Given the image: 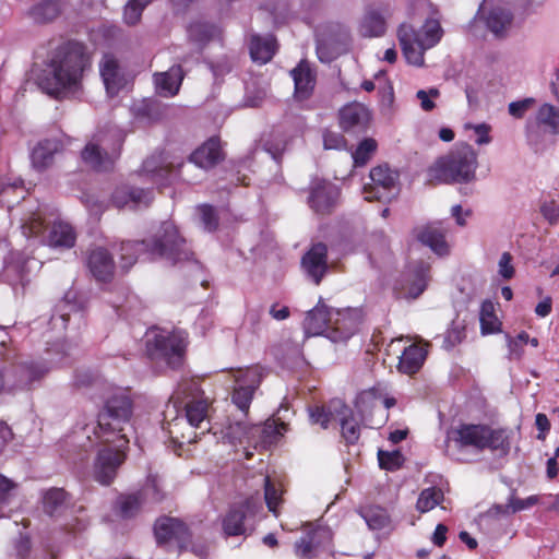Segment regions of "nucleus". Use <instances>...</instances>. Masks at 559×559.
<instances>
[{
  "label": "nucleus",
  "instance_id": "obj_1",
  "mask_svg": "<svg viewBox=\"0 0 559 559\" xmlns=\"http://www.w3.org/2000/svg\"><path fill=\"white\" fill-rule=\"evenodd\" d=\"M131 416L132 402L127 390L108 389L94 429L95 440L102 447L94 464V477L103 485L112 481L118 467L126 459L124 450L129 440L124 427L129 425Z\"/></svg>",
  "mask_w": 559,
  "mask_h": 559
},
{
  "label": "nucleus",
  "instance_id": "obj_2",
  "mask_svg": "<svg viewBox=\"0 0 559 559\" xmlns=\"http://www.w3.org/2000/svg\"><path fill=\"white\" fill-rule=\"evenodd\" d=\"M88 57L83 45L68 43L61 46L37 76L38 86L47 94L60 97L81 90Z\"/></svg>",
  "mask_w": 559,
  "mask_h": 559
},
{
  "label": "nucleus",
  "instance_id": "obj_3",
  "mask_svg": "<svg viewBox=\"0 0 559 559\" xmlns=\"http://www.w3.org/2000/svg\"><path fill=\"white\" fill-rule=\"evenodd\" d=\"M199 393L198 383L194 381L181 382L170 397L165 411V420L168 423L167 430L171 438L180 442H195L197 433L188 435L179 432L188 425L190 428H202L207 420L209 404L205 400L197 399Z\"/></svg>",
  "mask_w": 559,
  "mask_h": 559
},
{
  "label": "nucleus",
  "instance_id": "obj_4",
  "mask_svg": "<svg viewBox=\"0 0 559 559\" xmlns=\"http://www.w3.org/2000/svg\"><path fill=\"white\" fill-rule=\"evenodd\" d=\"M147 253L152 259L157 257L173 262L189 259L190 252L186 248V241L178 234L177 227L171 222H165L154 236L152 245L145 241L122 242L120 246V261L123 269L131 267L140 254Z\"/></svg>",
  "mask_w": 559,
  "mask_h": 559
},
{
  "label": "nucleus",
  "instance_id": "obj_5",
  "mask_svg": "<svg viewBox=\"0 0 559 559\" xmlns=\"http://www.w3.org/2000/svg\"><path fill=\"white\" fill-rule=\"evenodd\" d=\"M443 31L438 20L429 19L419 31H415L408 24H402L399 28V40L406 61L414 66L424 64V53L436 46Z\"/></svg>",
  "mask_w": 559,
  "mask_h": 559
},
{
  "label": "nucleus",
  "instance_id": "obj_6",
  "mask_svg": "<svg viewBox=\"0 0 559 559\" xmlns=\"http://www.w3.org/2000/svg\"><path fill=\"white\" fill-rule=\"evenodd\" d=\"M124 135L118 128L98 131L82 151L83 162L96 170H107L120 154Z\"/></svg>",
  "mask_w": 559,
  "mask_h": 559
},
{
  "label": "nucleus",
  "instance_id": "obj_7",
  "mask_svg": "<svg viewBox=\"0 0 559 559\" xmlns=\"http://www.w3.org/2000/svg\"><path fill=\"white\" fill-rule=\"evenodd\" d=\"M477 154L469 145H463L440 158L430 169L431 177L442 182H468L475 178Z\"/></svg>",
  "mask_w": 559,
  "mask_h": 559
},
{
  "label": "nucleus",
  "instance_id": "obj_8",
  "mask_svg": "<svg viewBox=\"0 0 559 559\" xmlns=\"http://www.w3.org/2000/svg\"><path fill=\"white\" fill-rule=\"evenodd\" d=\"M145 342L151 356L164 357L175 367L180 362L186 348V333L154 328L147 331Z\"/></svg>",
  "mask_w": 559,
  "mask_h": 559
},
{
  "label": "nucleus",
  "instance_id": "obj_9",
  "mask_svg": "<svg viewBox=\"0 0 559 559\" xmlns=\"http://www.w3.org/2000/svg\"><path fill=\"white\" fill-rule=\"evenodd\" d=\"M491 430L481 425H462L447 433V449H485L491 444Z\"/></svg>",
  "mask_w": 559,
  "mask_h": 559
},
{
  "label": "nucleus",
  "instance_id": "obj_10",
  "mask_svg": "<svg viewBox=\"0 0 559 559\" xmlns=\"http://www.w3.org/2000/svg\"><path fill=\"white\" fill-rule=\"evenodd\" d=\"M231 374L236 383L233 402L242 413H247L254 391L264 377V369L260 366H252L246 369L234 370Z\"/></svg>",
  "mask_w": 559,
  "mask_h": 559
},
{
  "label": "nucleus",
  "instance_id": "obj_11",
  "mask_svg": "<svg viewBox=\"0 0 559 559\" xmlns=\"http://www.w3.org/2000/svg\"><path fill=\"white\" fill-rule=\"evenodd\" d=\"M361 320L358 308L332 309L328 338L334 343L346 342L358 331Z\"/></svg>",
  "mask_w": 559,
  "mask_h": 559
},
{
  "label": "nucleus",
  "instance_id": "obj_12",
  "mask_svg": "<svg viewBox=\"0 0 559 559\" xmlns=\"http://www.w3.org/2000/svg\"><path fill=\"white\" fill-rule=\"evenodd\" d=\"M399 174L386 165L374 167L370 171L371 183L365 185L362 193L367 201L389 200L396 193Z\"/></svg>",
  "mask_w": 559,
  "mask_h": 559
},
{
  "label": "nucleus",
  "instance_id": "obj_13",
  "mask_svg": "<svg viewBox=\"0 0 559 559\" xmlns=\"http://www.w3.org/2000/svg\"><path fill=\"white\" fill-rule=\"evenodd\" d=\"M260 510L262 504L253 499L233 506L223 519L224 533L228 536L246 534L250 526V519Z\"/></svg>",
  "mask_w": 559,
  "mask_h": 559
},
{
  "label": "nucleus",
  "instance_id": "obj_14",
  "mask_svg": "<svg viewBox=\"0 0 559 559\" xmlns=\"http://www.w3.org/2000/svg\"><path fill=\"white\" fill-rule=\"evenodd\" d=\"M448 231L449 229L443 222H431L416 227L413 230V236L437 255L444 257L451 250V245L447 240Z\"/></svg>",
  "mask_w": 559,
  "mask_h": 559
},
{
  "label": "nucleus",
  "instance_id": "obj_15",
  "mask_svg": "<svg viewBox=\"0 0 559 559\" xmlns=\"http://www.w3.org/2000/svg\"><path fill=\"white\" fill-rule=\"evenodd\" d=\"M477 17L485 22L495 36H503L510 29L513 20L510 10L496 3V0H484Z\"/></svg>",
  "mask_w": 559,
  "mask_h": 559
},
{
  "label": "nucleus",
  "instance_id": "obj_16",
  "mask_svg": "<svg viewBox=\"0 0 559 559\" xmlns=\"http://www.w3.org/2000/svg\"><path fill=\"white\" fill-rule=\"evenodd\" d=\"M537 129L559 135V107L544 103L537 108L534 117L526 123V135L530 142L533 141Z\"/></svg>",
  "mask_w": 559,
  "mask_h": 559
},
{
  "label": "nucleus",
  "instance_id": "obj_17",
  "mask_svg": "<svg viewBox=\"0 0 559 559\" xmlns=\"http://www.w3.org/2000/svg\"><path fill=\"white\" fill-rule=\"evenodd\" d=\"M99 72L110 97L118 95L128 86L129 79L114 56H104L99 63Z\"/></svg>",
  "mask_w": 559,
  "mask_h": 559
},
{
  "label": "nucleus",
  "instance_id": "obj_18",
  "mask_svg": "<svg viewBox=\"0 0 559 559\" xmlns=\"http://www.w3.org/2000/svg\"><path fill=\"white\" fill-rule=\"evenodd\" d=\"M338 188L324 180L313 185L309 197L310 206L318 213L328 212L338 200Z\"/></svg>",
  "mask_w": 559,
  "mask_h": 559
},
{
  "label": "nucleus",
  "instance_id": "obj_19",
  "mask_svg": "<svg viewBox=\"0 0 559 559\" xmlns=\"http://www.w3.org/2000/svg\"><path fill=\"white\" fill-rule=\"evenodd\" d=\"M223 158V152L219 140L211 138L199 146L191 155L188 164H182L185 168L193 164L202 169H209L217 164Z\"/></svg>",
  "mask_w": 559,
  "mask_h": 559
},
{
  "label": "nucleus",
  "instance_id": "obj_20",
  "mask_svg": "<svg viewBox=\"0 0 559 559\" xmlns=\"http://www.w3.org/2000/svg\"><path fill=\"white\" fill-rule=\"evenodd\" d=\"M87 266L98 282H108L114 276L115 262L112 257L102 247H97L90 252Z\"/></svg>",
  "mask_w": 559,
  "mask_h": 559
},
{
  "label": "nucleus",
  "instance_id": "obj_21",
  "mask_svg": "<svg viewBox=\"0 0 559 559\" xmlns=\"http://www.w3.org/2000/svg\"><path fill=\"white\" fill-rule=\"evenodd\" d=\"M326 247L323 243H317L302 258V267L307 275L319 284L326 272Z\"/></svg>",
  "mask_w": 559,
  "mask_h": 559
},
{
  "label": "nucleus",
  "instance_id": "obj_22",
  "mask_svg": "<svg viewBox=\"0 0 559 559\" xmlns=\"http://www.w3.org/2000/svg\"><path fill=\"white\" fill-rule=\"evenodd\" d=\"M429 281V265L420 262L409 266L405 283L403 284V295L407 298H417L427 287Z\"/></svg>",
  "mask_w": 559,
  "mask_h": 559
},
{
  "label": "nucleus",
  "instance_id": "obj_23",
  "mask_svg": "<svg viewBox=\"0 0 559 559\" xmlns=\"http://www.w3.org/2000/svg\"><path fill=\"white\" fill-rule=\"evenodd\" d=\"M370 118L369 109L359 103L348 104L340 111V123L345 130L365 129Z\"/></svg>",
  "mask_w": 559,
  "mask_h": 559
},
{
  "label": "nucleus",
  "instance_id": "obj_24",
  "mask_svg": "<svg viewBox=\"0 0 559 559\" xmlns=\"http://www.w3.org/2000/svg\"><path fill=\"white\" fill-rule=\"evenodd\" d=\"M154 533L158 544H165L173 539L181 543L187 537V527L177 519L160 518L155 523Z\"/></svg>",
  "mask_w": 559,
  "mask_h": 559
},
{
  "label": "nucleus",
  "instance_id": "obj_25",
  "mask_svg": "<svg viewBox=\"0 0 559 559\" xmlns=\"http://www.w3.org/2000/svg\"><path fill=\"white\" fill-rule=\"evenodd\" d=\"M295 84V97L298 100L307 99L316 84V76L307 61H300L296 68L290 71Z\"/></svg>",
  "mask_w": 559,
  "mask_h": 559
},
{
  "label": "nucleus",
  "instance_id": "obj_26",
  "mask_svg": "<svg viewBox=\"0 0 559 559\" xmlns=\"http://www.w3.org/2000/svg\"><path fill=\"white\" fill-rule=\"evenodd\" d=\"M332 309L323 304H319L307 313L304 321V329L306 335H321L328 337V329H330V314Z\"/></svg>",
  "mask_w": 559,
  "mask_h": 559
},
{
  "label": "nucleus",
  "instance_id": "obj_27",
  "mask_svg": "<svg viewBox=\"0 0 559 559\" xmlns=\"http://www.w3.org/2000/svg\"><path fill=\"white\" fill-rule=\"evenodd\" d=\"M152 192L140 188H118L112 194V202L117 207H140L148 205L152 201Z\"/></svg>",
  "mask_w": 559,
  "mask_h": 559
},
{
  "label": "nucleus",
  "instance_id": "obj_28",
  "mask_svg": "<svg viewBox=\"0 0 559 559\" xmlns=\"http://www.w3.org/2000/svg\"><path fill=\"white\" fill-rule=\"evenodd\" d=\"M342 412L346 413V405L341 400H333L328 406L310 408L309 416L312 424L320 425L323 429H326L332 423H337Z\"/></svg>",
  "mask_w": 559,
  "mask_h": 559
},
{
  "label": "nucleus",
  "instance_id": "obj_29",
  "mask_svg": "<svg viewBox=\"0 0 559 559\" xmlns=\"http://www.w3.org/2000/svg\"><path fill=\"white\" fill-rule=\"evenodd\" d=\"M183 75L179 66L171 67L166 72L155 73L154 82L157 94L171 97L175 96L181 85Z\"/></svg>",
  "mask_w": 559,
  "mask_h": 559
},
{
  "label": "nucleus",
  "instance_id": "obj_30",
  "mask_svg": "<svg viewBox=\"0 0 559 559\" xmlns=\"http://www.w3.org/2000/svg\"><path fill=\"white\" fill-rule=\"evenodd\" d=\"M75 239L76 234L73 227L64 221L57 219L50 227L46 242L53 248H71L74 246Z\"/></svg>",
  "mask_w": 559,
  "mask_h": 559
},
{
  "label": "nucleus",
  "instance_id": "obj_31",
  "mask_svg": "<svg viewBox=\"0 0 559 559\" xmlns=\"http://www.w3.org/2000/svg\"><path fill=\"white\" fill-rule=\"evenodd\" d=\"M385 16L378 9L366 10L360 24L359 33L364 37H379L385 33Z\"/></svg>",
  "mask_w": 559,
  "mask_h": 559
},
{
  "label": "nucleus",
  "instance_id": "obj_32",
  "mask_svg": "<svg viewBox=\"0 0 559 559\" xmlns=\"http://www.w3.org/2000/svg\"><path fill=\"white\" fill-rule=\"evenodd\" d=\"M253 431L251 427L242 418L228 419L221 430L222 439L230 444L242 443L250 439Z\"/></svg>",
  "mask_w": 559,
  "mask_h": 559
},
{
  "label": "nucleus",
  "instance_id": "obj_33",
  "mask_svg": "<svg viewBox=\"0 0 559 559\" xmlns=\"http://www.w3.org/2000/svg\"><path fill=\"white\" fill-rule=\"evenodd\" d=\"M59 150L56 140H45L37 143L32 150L31 160L34 168L43 170L52 164L53 156Z\"/></svg>",
  "mask_w": 559,
  "mask_h": 559
},
{
  "label": "nucleus",
  "instance_id": "obj_34",
  "mask_svg": "<svg viewBox=\"0 0 559 559\" xmlns=\"http://www.w3.org/2000/svg\"><path fill=\"white\" fill-rule=\"evenodd\" d=\"M427 356V349L423 346H418L416 344H413L404 349L400 362H399V369L401 372L406 374H413L417 372Z\"/></svg>",
  "mask_w": 559,
  "mask_h": 559
},
{
  "label": "nucleus",
  "instance_id": "obj_35",
  "mask_svg": "<svg viewBox=\"0 0 559 559\" xmlns=\"http://www.w3.org/2000/svg\"><path fill=\"white\" fill-rule=\"evenodd\" d=\"M276 40L273 36H252L250 41V55L253 61L259 63L269 62L276 50Z\"/></svg>",
  "mask_w": 559,
  "mask_h": 559
},
{
  "label": "nucleus",
  "instance_id": "obj_36",
  "mask_svg": "<svg viewBox=\"0 0 559 559\" xmlns=\"http://www.w3.org/2000/svg\"><path fill=\"white\" fill-rule=\"evenodd\" d=\"M85 306L84 297L76 290L66 293L63 299L57 306V313L62 322H66L71 312L78 313Z\"/></svg>",
  "mask_w": 559,
  "mask_h": 559
},
{
  "label": "nucleus",
  "instance_id": "obj_37",
  "mask_svg": "<svg viewBox=\"0 0 559 559\" xmlns=\"http://www.w3.org/2000/svg\"><path fill=\"white\" fill-rule=\"evenodd\" d=\"M264 481V499L267 506V509L275 515H278V506L283 501V485L278 479L271 478L265 476L263 478Z\"/></svg>",
  "mask_w": 559,
  "mask_h": 559
},
{
  "label": "nucleus",
  "instance_id": "obj_38",
  "mask_svg": "<svg viewBox=\"0 0 559 559\" xmlns=\"http://www.w3.org/2000/svg\"><path fill=\"white\" fill-rule=\"evenodd\" d=\"M360 515L372 531H380L390 525V516L385 509L379 506H370L360 510Z\"/></svg>",
  "mask_w": 559,
  "mask_h": 559
},
{
  "label": "nucleus",
  "instance_id": "obj_39",
  "mask_svg": "<svg viewBox=\"0 0 559 559\" xmlns=\"http://www.w3.org/2000/svg\"><path fill=\"white\" fill-rule=\"evenodd\" d=\"M495 311L496 309L492 301L486 300L481 304L479 321L483 334H491L500 330L501 322Z\"/></svg>",
  "mask_w": 559,
  "mask_h": 559
},
{
  "label": "nucleus",
  "instance_id": "obj_40",
  "mask_svg": "<svg viewBox=\"0 0 559 559\" xmlns=\"http://www.w3.org/2000/svg\"><path fill=\"white\" fill-rule=\"evenodd\" d=\"M444 495L440 488L429 487L424 489L417 499L416 509L420 513H426L443 501Z\"/></svg>",
  "mask_w": 559,
  "mask_h": 559
},
{
  "label": "nucleus",
  "instance_id": "obj_41",
  "mask_svg": "<svg viewBox=\"0 0 559 559\" xmlns=\"http://www.w3.org/2000/svg\"><path fill=\"white\" fill-rule=\"evenodd\" d=\"M337 423L341 425L342 435L348 443H355L360 435V428L354 418L353 411L346 406V413L342 412Z\"/></svg>",
  "mask_w": 559,
  "mask_h": 559
},
{
  "label": "nucleus",
  "instance_id": "obj_42",
  "mask_svg": "<svg viewBox=\"0 0 559 559\" xmlns=\"http://www.w3.org/2000/svg\"><path fill=\"white\" fill-rule=\"evenodd\" d=\"M59 13L60 3L58 0H44L32 10L33 19L40 23L52 21Z\"/></svg>",
  "mask_w": 559,
  "mask_h": 559
},
{
  "label": "nucleus",
  "instance_id": "obj_43",
  "mask_svg": "<svg viewBox=\"0 0 559 559\" xmlns=\"http://www.w3.org/2000/svg\"><path fill=\"white\" fill-rule=\"evenodd\" d=\"M188 33L191 40L199 45H204L218 35V31L214 25L203 22L190 25Z\"/></svg>",
  "mask_w": 559,
  "mask_h": 559
},
{
  "label": "nucleus",
  "instance_id": "obj_44",
  "mask_svg": "<svg viewBox=\"0 0 559 559\" xmlns=\"http://www.w3.org/2000/svg\"><path fill=\"white\" fill-rule=\"evenodd\" d=\"M66 492L60 488H51L43 495V506L47 513L53 514L58 512L66 502Z\"/></svg>",
  "mask_w": 559,
  "mask_h": 559
},
{
  "label": "nucleus",
  "instance_id": "obj_45",
  "mask_svg": "<svg viewBox=\"0 0 559 559\" xmlns=\"http://www.w3.org/2000/svg\"><path fill=\"white\" fill-rule=\"evenodd\" d=\"M377 143L372 139H366L352 153V158L354 160L355 166H362L365 165L376 151Z\"/></svg>",
  "mask_w": 559,
  "mask_h": 559
},
{
  "label": "nucleus",
  "instance_id": "obj_46",
  "mask_svg": "<svg viewBox=\"0 0 559 559\" xmlns=\"http://www.w3.org/2000/svg\"><path fill=\"white\" fill-rule=\"evenodd\" d=\"M151 0H129L124 7L123 19L129 25H134L139 22L144 8Z\"/></svg>",
  "mask_w": 559,
  "mask_h": 559
},
{
  "label": "nucleus",
  "instance_id": "obj_47",
  "mask_svg": "<svg viewBox=\"0 0 559 559\" xmlns=\"http://www.w3.org/2000/svg\"><path fill=\"white\" fill-rule=\"evenodd\" d=\"M379 465L386 471H395L403 464L404 457L400 451H382L378 452Z\"/></svg>",
  "mask_w": 559,
  "mask_h": 559
},
{
  "label": "nucleus",
  "instance_id": "obj_48",
  "mask_svg": "<svg viewBox=\"0 0 559 559\" xmlns=\"http://www.w3.org/2000/svg\"><path fill=\"white\" fill-rule=\"evenodd\" d=\"M13 483L0 475V518L7 516L9 514V504L13 497Z\"/></svg>",
  "mask_w": 559,
  "mask_h": 559
},
{
  "label": "nucleus",
  "instance_id": "obj_49",
  "mask_svg": "<svg viewBox=\"0 0 559 559\" xmlns=\"http://www.w3.org/2000/svg\"><path fill=\"white\" fill-rule=\"evenodd\" d=\"M141 504L142 501L136 495L120 497L118 500L119 511L123 518H130L134 515L140 509Z\"/></svg>",
  "mask_w": 559,
  "mask_h": 559
},
{
  "label": "nucleus",
  "instance_id": "obj_50",
  "mask_svg": "<svg viewBox=\"0 0 559 559\" xmlns=\"http://www.w3.org/2000/svg\"><path fill=\"white\" fill-rule=\"evenodd\" d=\"M466 130H472L475 135V143L478 145H486L491 142L490 131L491 127L487 123H466Z\"/></svg>",
  "mask_w": 559,
  "mask_h": 559
},
{
  "label": "nucleus",
  "instance_id": "obj_51",
  "mask_svg": "<svg viewBox=\"0 0 559 559\" xmlns=\"http://www.w3.org/2000/svg\"><path fill=\"white\" fill-rule=\"evenodd\" d=\"M23 234L31 237H38L43 234L45 228V222L41 212L34 214V216L23 225Z\"/></svg>",
  "mask_w": 559,
  "mask_h": 559
},
{
  "label": "nucleus",
  "instance_id": "obj_52",
  "mask_svg": "<svg viewBox=\"0 0 559 559\" xmlns=\"http://www.w3.org/2000/svg\"><path fill=\"white\" fill-rule=\"evenodd\" d=\"M528 342V334L521 332L516 337H508L509 354L512 359H520L523 355V347Z\"/></svg>",
  "mask_w": 559,
  "mask_h": 559
},
{
  "label": "nucleus",
  "instance_id": "obj_53",
  "mask_svg": "<svg viewBox=\"0 0 559 559\" xmlns=\"http://www.w3.org/2000/svg\"><path fill=\"white\" fill-rule=\"evenodd\" d=\"M539 502V496H530L525 499H520L514 496H511L507 508L511 513H516L526 509H530L531 507L537 504Z\"/></svg>",
  "mask_w": 559,
  "mask_h": 559
},
{
  "label": "nucleus",
  "instance_id": "obj_54",
  "mask_svg": "<svg viewBox=\"0 0 559 559\" xmlns=\"http://www.w3.org/2000/svg\"><path fill=\"white\" fill-rule=\"evenodd\" d=\"M498 274L506 281L511 280L515 274L514 265L512 264V255L509 252H503L498 261Z\"/></svg>",
  "mask_w": 559,
  "mask_h": 559
},
{
  "label": "nucleus",
  "instance_id": "obj_55",
  "mask_svg": "<svg viewBox=\"0 0 559 559\" xmlns=\"http://www.w3.org/2000/svg\"><path fill=\"white\" fill-rule=\"evenodd\" d=\"M377 397L376 392L373 390L364 391L358 394L356 397V408L360 413L361 416L368 411V407L371 408L376 406Z\"/></svg>",
  "mask_w": 559,
  "mask_h": 559
},
{
  "label": "nucleus",
  "instance_id": "obj_56",
  "mask_svg": "<svg viewBox=\"0 0 559 559\" xmlns=\"http://www.w3.org/2000/svg\"><path fill=\"white\" fill-rule=\"evenodd\" d=\"M535 104V99L532 97L524 98L518 102H512L509 104L508 110L509 114L514 118H523L525 112L532 108Z\"/></svg>",
  "mask_w": 559,
  "mask_h": 559
},
{
  "label": "nucleus",
  "instance_id": "obj_57",
  "mask_svg": "<svg viewBox=\"0 0 559 559\" xmlns=\"http://www.w3.org/2000/svg\"><path fill=\"white\" fill-rule=\"evenodd\" d=\"M198 211L201 216V221L204 225V228L207 230H214L217 226V217L214 209L210 205H200Z\"/></svg>",
  "mask_w": 559,
  "mask_h": 559
},
{
  "label": "nucleus",
  "instance_id": "obj_58",
  "mask_svg": "<svg viewBox=\"0 0 559 559\" xmlns=\"http://www.w3.org/2000/svg\"><path fill=\"white\" fill-rule=\"evenodd\" d=\"M417 99L420 102V107L425 111L432 110L435 108V99L439 96V91L430 88L429 91L420 90L416 94Z\"/></svg>",
  "mask_w": 559,
  "mask_h": 559
},
{
  "label": "nucleus",
  "instance_id": "obj_59",
  "mask_svg": "<svg viewBox=\"0 0 559 559\" xmlns=\"http://www.w3.org/2000/svg\"><path fill=\"white\" fill-rule=\"evenodd\" d=\"M157 166V158L151 157L143 163V171L152 175L154 178L163 177L166 173H174L169 169V166Z\"/></svg>",
  "mask_w": 559,
  "mask_h": 559
},
{
  "label": "nucleus",
  "instance_id": "obj_60",
  "mask_svg": "<svg viewBox=\"0 0 559 559\" xmlns=\"http://www.w3.org/2000/svg\"><path fill=\"white\" fill-rule=\"evenodd\" d=\"M323 144L326 150L346 148V141L344 136L335 132H326L323 138Z\"/></svg>",
  "mask_w": 559,
  "mask_h": 559
},
{
  "label": "nucleus",
  "instance_id": "obj_61",
  "mask_svg": "<svg viewBox=\"0 0 559 559\" xmlns=\"http://www.w3.org/2000/svg\"><path fill=\"white\" fill-rule=\"evenodd\" d=\"M316 547L326 548L332 540V532L328 527H318L311 533Z\"/></svg>",
  "mask_w": 559,
  "mask_h": 559
},
{
  "label": "nucleus",
  "instance_id": "obj_62",
  "mask_svg": "<svg viewBox=\"0 0 559 559\" xmlns=\"http://www.w3.org/2000/svg\"><path fill=\"white\" fill-rule=\"evenodd\" d=\"M542 214L550 224H556L559 221V204L556 202H546L543 204Z\"/></svg>",
  "mask_w": 559,
  "mask_h": 559
},
{
  "label": "nucleus",
  "instance_id": "obj_63",
  "mask_svg": "<svg viewBox=\"0 0 559 559\" xmlns=\"http://www.w3.org/2000/svg\"><path fill=\"white\" fill-rule=\"evenodd\" d=\"M317 548L314 545L313 538L310 536L307 538H301L299 542L296 543L295 549L296 554L300 557H308L309 554Z\"/></svg>",
  "mask_w": 559,
  "mask_h": 559
},
{
  "label": "nucleus",
  "instance_id": "obj_64",
  "mask_svg": "<svg viewBox=\"0 0 559 559\" xmlns=\"http://www.w3.org/2000/svg\"><path fill=\"white\" fill-rule=\"evenodd\" d=\"M546 510L559 511V495H545L539 497V502Z\"/></svg>",
  "mask_w": 559,
  "mask_h": 559
}]
</instances>
